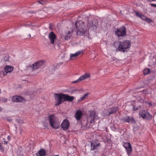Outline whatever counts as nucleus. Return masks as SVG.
I'll use <instances>...</instances> for the list:
<instances>
[{"label": "nucleus", "mask_w": 156, "mask_h": 156, "mask_svg": "<svg viewBox=\"0 0 156 156\" xmlns=\"http://www.w3.org/2000/svg\"><path fill=\"white\" fill-rule=\"evenodd\" d=\"M70 37H69L68 36H67V35L65 36L64 37V39L65 40H67L69 39L70 38Z\"/></svg>", "instance_id": "nucleus-27"}, {"label": "nucleus", "mask_w": 156, "mask_h": 156, "mask_svg": "<svg viewBox=\"0 0 156 156\" xmlns=\"http://www.w3.org/2000/svg\"><path fill=\"white\" fill-rule=\"evenodd\" d=\"M98 25V22L97 21L94 20L92 21H90L89 22L88 24V26L89 27H91L93 28H96V26Z\"/></svg>", "instance_id": "nucleus-17"}, {"label": "nucleus", "mask_w": 156, "mask_h": 156, "mask_svg": "<svg viewBox=\"0 0 156 156\" xmlns=\"http://www.w3.org/2000/svg\"><path fill=\"white\" fill-rule=\"evenodd\" d=\"M126 149L127 153L129 156H130L132 151V147L129 143H125L123 145Z\"/></svg>", "instance_id": "nucleus-9"}, {"label": "nucleus", "mask_w": 156, "mask_h": 156, "mask_svg": "<svg viewBox=\"0 0 156 156\" xmlns=\"http://www.w3.org/2000/svg\"><path fill=\"white\" fill-rule=\"evenodd\" d=\"M90 77V74L89 73H86L83 76H81L77 80L72 82L73 83L79 82L81 81Z\"/></svg>", "instance_id": "nucleus-13"}, {"label": "nucleus", "mask_w": 156, "mask_h": 156, "mask_svg": "<svg viewBox=\"0 0 156 156\" xmlns=\"http://www.w3.org/2000/svg\"><path fill=\"white\" fill-rule=\"evenodd\" d=\"M149 1L151 2L152 1H155L156 0H148Z\"/></svg>", "instance_id": "nucleus-34"}, {"label": "nucleus", "mask_w": 156, "mask_h": 156, "mask_svg": "<svg viewBox=\"0 0 156 156\" xmlns=\"http://www.w3.org/2000/svg\"><path fill=\"white\" fill-rule=\"evenodd\" d=\"M91 150H94L96 149L97 147L100 145L99 143H96L95 141L91 143Z\"/></svg>", "instance_id": "nucleus-21"}, {"label": "nucleus", "mask_w": 156, "mask_h": 156, "mask_svg": "<svg viewBox=\"0 0 156 156\" xmlns=\"http://www.w3.org/2000/svg\"><path fill=\"white\" fill-rule=\"evenodd\" d=\"M145 102L147 105H149V106L151 105H152V104L150 102H149L145 101Z\"/></svg>", "instance_id": "nucleus-29"}, {"label": "nucleus", "mask_w": 156, "mask_h": 156, "mask_svg": "<svg viewBox=\"0 0 156 156\" xmlns=\"http://www.w3.org/2000/svg\"><path fill=\"white\" fill-rule=\"evenodd\" d=\"M137 108L135 105L133 106V110L136 111L137 109Z\"/></svg>", "instance_id": "nucleus-30"}, {"label": "nucleus", "mask_w": 156, "mask_h": 156, "mask_svg": "<svg viewBox=\"0 0 156 156\" xmlns=\"http://www.w3.org/2000/svg\"><path fill=\"white\" fill-rule=\"evenodd\" d=\"M12 101L14 102H20L26 101L25 99L20 96H15L12 98Z\"/></svg>", "instance_id": "nucleus-15"}, {"label": "nucleus", "mask_w": 156, "mask_h": 156, "mask_svg": "<svg viewBox=\"0 0 156 156\" xmlns=\"http://www.w3.org/2000/svg\"><path fill=\"white\" fill-rule=\"evenodd\" d=\"M114 47L119 51L123 52L127 51L131 46L130 41H115L113 43Z\"/></svg>", "instance_id": "nucleus-2"}, {"label": "nucleus", "mask_w": 156, "mask_h": 156, "mask_svg": "<svg viewBox=\"0 0 156 156\" xmlns=\"http://www.w3.org/2000/svg\"><path fill=\"white\" fill-rule=\"evenodd\" d=\"M8 120L9 122H10V121H12V120L11 119H8Z\"/></svg>", "instance_id": "nucleus-36"}, {"label": "nucleus", "mask_w": 156, "mask_h": 156, "mask_svg": "<svg viewBox=\"0 0 156 156\" xmlns=\"http://www.w3.org/2000/svg\"><path fill=\"white\" fill-rule=\"evenodd\" d=\"M46 154L45 150L44 149H41L36 154L37 156H44Z\"/></svg>", "instance_id": "nucleus-20"}, {"label": "nucleus", "mask_w": 156, "mask_h": 156, "mask_svg": "<svg viewBox=\"0 0 156 156\" xmlns=\"http://www.w3.org/2000/svg\"><path fill=\"white\" fill-rule=\"evenodd\" d=\"M1 89H0V93H1Z\"/></svg>", "instance_id": "nucleus-41"}, {"label": "nucleus", "mask_w": 156, "mask_h": 156, "mask_svg": "<svg viewBox=\"0 0 156 156\" xmlns=\"http://www.w3.org/2000/svg\"><path fill=\"white\" fill-rule=\"evenodd\" d=\"M45 62L44 60H40L35 62L33 64L32 70H34L35 69H37L44 64Z\"/></svg>", "instance_id": "nucleus-10"}, {"label": "nucleus", "mask_w": 156, "mask_h": 156, "mask_svg": "<svg viewBox=\"0 0 156 156\" xmlns=\"http://www.w3.org/2000/svg\"><path fill=\"white\" fill-rule=\"evenodd\" d=\"M145 20H146L148 23H150L152 21V20L147 18H146Z\"/></svg>", "instance_id": "nucleus-26"}, {"label": "nucleus", "mask_w": 156, "mask_h": 156, "mask_svg": "<svg viewBox=\"0 0 156 156\" xmlns=\"http://www.w3.org/2000/svg\"><path fill=\"white\" fill-rule=\"evenodd\" d=\"M7 59L6 60L7 61H8V60H9V58H8L7 57Z\"/></svg>", "instance_id": "nucleus-40"}, {"label": "nucleus", "mask_w": 156, "mask_h": 156, "mask_svg": "<svg viewBox=\"0 0 156 156\" xmlns=\"http://www.w3.org/2000/svg\"><path fill=\"white\" fill-rule=\"evenodd\" d=\"M124 120L125 122H128L129 123H136L135 121L133 118H130L129 116H127L124 119Z\"/></svg>", "instance_id": "nucleus-19"}, {"label": "nucleus", "mask_w": 156, "mask_h": 156, "mask_svg": "<svg viewBox=\"0 0 156 156\" xmlns=\"http://www.w3.org/2000/svg\"><path fill=\"white\" fill-rule=\"evenodd\" d=\"M150 5L152 6L156 7V4H151Z\"/></svg>", "instance_id": "nucleus-31"}, {"label": "nucleus", "mask_w": 156, "mask_h": 156, "mask_svg": "<svg viewBox=\"0 0 156 156\" xmlns=\"http://www.w3.org/2000/svg\"><path fill=\"white\" fill-rule=\"evenodd\" d=\"M69 126V122L67 119L63 120L61 124V127L64 130H67Z\"/></svg>", "instance_id": "nucleus-11"}, {"label": "nucleus", "mask_w": 156, "mask_h": 156, "mask_svg": "<svg viewBox=\"0 0 156 156\" xmlns=\"http://www.w3.org/2000/svg\"><path fill=\"white\" fill-rule=\"evenodd\" d=\"M56 117L54 115H50L48 117V120L51 126L53 128L57 129L59 127V124L56 121Z\"/></svg>", "instance_id": "nucleus-4"}, {"label": "nucleus", "mask_w": 156, "mask_h": 156, "mask_svg": "<svg viewBox=\"0 0 156 156\" xmlns=\"http://www.w3.org/2000/svg\"><path fill=\"white\" fill-rule=\"evenodd\" d=\"M89 118H90V123H93L94 124L95 122V119L96 117V113L93 110H91L89 111Z\"/></svg>", "instance_id": "nucleus-12"}, {"label": "nucleus", "mask_w": 156, "mask_h": 156, "mask_svg": "<svg viewBox=\"0 0 156 156\" xmlns=\"http://www.w3.org/2000/svg\"><path fill=\"white\" fill-rule=\"evenodd\" d=\"M115 33L118 37H123L126 35V29L125 27L122 26L121 28H117Z\"/></svg>", "instance_id": "nucleus-5"}, {"label": "nucleus", "mask_w": 156, "mask_h": 156, "mask_svg": "<svg viewBox=\"0 0 156 156\" xmlns=\"http://www.w3.org/2000/svg\"><path fill=\"white\" fill-rule=\"evenodd\" d=\"M73 32V30H72L71 31H68L66 35L70 38V37L72 36Z\"/></svg>", "instance_id": "nucleus-23"}, {"label": "nucleus", "mask_w": 156, "mask_h": 156, "mask_svg": "<svg viewBox=\"0 0 156 156\" xmlns=\"http://www.w3.org/2000/svg\"><path fill=\"white\" fill-rule=\"evenodd\" d=\"M13 66L9 65H6L4 67V71H1V73L3 74V76L6 75L8 73H10L13 70Z\"/></svg>", "instance_id": "nucleus-8"}, {"label": "nucleus", "mask_w": 156, "mask_h": 156, "mask_svg": "<svg viewBox=\"0 0 156 156\" xmlns=\"http://www.w3.org/2000/svg\"><path fill=\"white\" fill-rule=\"evenodd\" d=\"M118 108L117 107L109 108L105 111V112H104V115L105 116H109L116 112Z\"/></svg>", "instance_id": "nucleus-7"}, {"label": "nucleus", "mask_w": 156, "mask_h": 156, "mask_svg": "<svg viewBox=\"0 0 156 156\" xmlns=\"http://www.w3.org/2000/svg\"><path fill=\"white\" fill-rule=\"evenodd\" d=\"M29 36H30H30H31V35H30H30H29Z\"/></svg>", "instance_id": "nucleus-42"}, {"label": "nucleus", "mask_w": 156, "mask_h": 156, "mask_svg": "<svg viewBox=\"0 0 156 156\" xmlns=\"http://www.w3.org/2000/svg\"><path fill=\"white\" fill-rule=\"evenodd\" d=\"M85 98V97L83 96V97H82V98H81V99L82 100H83V99Z\"/></svg>", "instance_id": "nucleus-37"}, {"label": "nucleus", "mask_w": 156, "mask_h": 156, "mask_svg": "<svg viewBox=\"0 0 156 156\" xmlns=\"http://www.w3.org/2000/svg\"><path fill=\"white\" fill-rule=\"evenodd\" d=\"M4 143H5V144H7V142H6V141H4Z\"/></svg>", "instance_id": "nucleus-38"}, {"label": "nucleus", "mask_w": 156, "mask_h": 156, "mask_svg": "<svg viewBox=\"0 0 156 156\" xmlns=\"http://www.w3.org/2000/svg\"><path fill=\"white\" fill-rule=\"evenodd\" d=\"M76 33L78 36H82L85 34L87 30L84 23L82 21H77L75 23Z\"/></svg>", "instance_id": "nucleus-3"}, {"label": "nucleus", "mask_w": 156, "mask_h": 156, "mask_svg": "<svg viewBox=\"0 0 156 156\" xmlns=\"http://www.w3.org/2000/svg\"><path fill=\"white\" fill-rule=\"evenodd\" d=\"M139 17H140L142 20H145L147 18L144 15L141 14H140V15H139Z\"/></svg>", "instance_id": "nucleus-24"}, {"label": "nucleus", "mask_w": 156, "mask_h": 156, "mask_svg": "<svg viewBox=\"0 0 156 156\" xmlns=\"http://www.w3.org/2000/svg\"><path fill=\"white\" fill-rule=\"evenodd\" d=\"M38 2L41 4L42 5H44L46 3V1H45L44 0H41L39 1H38Z\"/></svg>", "instance_id": "nucleus-25"}, {"label": "nucleus", "mask_w": 156, "mask_h": 156, "mask_svg": "<svg viewBox=\"0 0 156 156\" xmlns=\"http://www.w3.org/2000/svg\"><path fill=\"white\" fill-rule=\"evenodd\" d=\"M81 53V51H78L75 54H70L69 59L71 60H75Z\"/></svg>", "instance_id": "nucleus-18"}, {"label": "nucleus", "mask_w": 156, "mask_h": 156, "mask_svg": "<svg viewBox=\"0 0 156 156\" xmlns=\"http://www.w3.org/2000/svg\"><path fill=\"white\" fill-rule=\"evenodd\" d=\"M139 12H136V16H139Z\"/></svg>", "instance_id": "nucleus-32"}, {"label": "nucleus", "mask_w": 156, "mask_h": 156, "mask_svg": "<svg viewBox=\"0 0 156 156\" xmlns=\"http://www.w3.org/2000/svg\"><path fill=\"white\" fill-rule=\"evenodd\" d=\"M54 96L55 100L57 102L55 104V106L60 105L62 102L64 101L72 102L74 99L73 96L62 93H55L54 94Z\"/></svg>", "instance_id": "nucleus-1"}, {"label": "nucleus", "mask_w": 156, "mask_h": 156, "mask_svg": "<svg viewBox=\"0 0 156 156\" xmlns=\"http://www.w3.org/2000/svg\"><path fill=\"white\" fill-rule=\"evenodd\" d=\"M144 75H148L150 73L151 70L149 68L145 69L143 71Z\"/></svg>", "instance_id": "nucleus-22"}, {"label": "nucleus", "mask_w": 156, "mask_h": 156, "mask_svg": "<svg viewBox=\"0 0 156 156\" xmlns=\"http://www.w3.org/2000/svg\"><path fill=\"white\" fill-rule=\"evenodd\" d=\"M48 37L50 40L51 44H54L55 40L56 38V36L54 32H51L49 33Z\"/></svg>", "instance_id": "nucleus-14"}, {"label": "nucleus", "mask_w": 156, "mask_h": 156, "mask_svg": "<svg viewBox=\"0 0 156 156\" xmlns=\"http://www.w3.org/2000/svg\"><path fill=\"white\" fill-rule=\"evenodd\" d=\"M2 110V108L1 107H0V111H1Z\"/></svg>", "instance_id": "nucleus-39"}, {"label": "nucleus", "mask_w": 156, "mask_h": 156, "mask_svg": "<svg viewBox=\"0 0 156 156\" xmlns=\"http://www.w3.org/2000/svg\"><path fill=\"white\" fill-rule=\"evenodd\" d=\"M139 115L143 119L150 120L152 119V116L147 112L142 110L139 112Z\"/></svg>", "instance_id": "nucleus-6"}, {"label": "nucleus", "mask_w": 156, "mask_h": 156, "mask_svg": "<svg viewBox=\"0 0 156 156\" xmlns=\"http://www.w3.org/2000/svg\"><path fill=\"white\" fill-rule=\"evenodd\" d=\"M8 139L9 140H10V137L9 136H8Z\"/></svg>", "instance_id": "nucleus-35"}, {"label": "nucleus", "mask_w": 156, "mask_h": 156, "mask_svg": "<svg viewBox=\"0 0 156 156\" xmlns=\"http://www.w3.org/2000/svg\"><path fill=\"white\" fill-rule=\"evenodd\" d=\"M88 94H85L83 96L85 97H87L88 95Z\"/></svg>", "instance_id": "nucleus-33"}, {"label": "nucleus", "mask_w": 156, "mask_h": 156, "mask_svg": "<svg viewBox=\"0 0 156 156\" xmlns=\"http://www.w3.org/2000/svg\"><path fill=\"white\" fill-rule=\"evenodd\" d=\"M0 150L2 151H4V148L2 147V145L1 144V143H0Z\"/></svg>", "instance_id": "nucleus-28"}, {"label": "nucleus", "mask_w": 156, "mask_h": 156, "mask_svg": "<svg viewBox=\"0 0 156 156\" xmlns=\"http://www.w3.org/2000/svg\"><path fill=\"white\" fill-rule=\"evenodd\" d=\"M83 113L81 111L79 110H77L74 115L75 117L77 120H79L82 117Z\"/></svg>", "instance_id": "nucleus-16"}]
</instances>
